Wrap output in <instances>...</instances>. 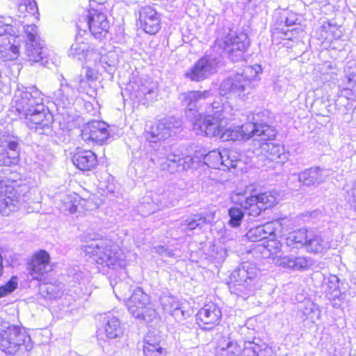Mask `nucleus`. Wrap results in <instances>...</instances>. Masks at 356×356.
I'll use <instances>...</instances> for the list:
<instances>
[{"label": "nucleus", "instance_id": "nucleus-9", "mask_svg": "<svg viewBox=\"0 0 356 356\" xmlns=\"http://www.w3.org/2000/svg\"><path fill=\"white\" fill-rule=\"evenodd\" d=\"M126 305L129 313L136 318L149 322L156 317V310L150 302L149 296L140 287L132 291Z\"/></svg>", "mask_w": 356, "mask_h": 356}, {"label": "nucleus", "instance_id": "nucleus-4", "mask_svg": "<svg viewBox=\"0 0 356 356\" xmlns=\"http://www.w3.org/2000/svg\"><path fill=\"white\" fill-rule=\"evenodd\" d=\"M11 22V18L0 17V56L6 60H14L19 55V27Z\"/></svg>", "mask_w": 356, "mask_h": 356}, {"label": "nucleus", "instance_id": "nucleus-1", "mask_svg": "<svg viewBox=\"0 0 356 356\" xmlns=\"http://www.w3.org/2000/svg\"><path fill=\"white\" fill-rule=\"evenodd\" d=\"M43 100L42 93L36 87L17 86L11 104L30 129L39 134L49 135L51 132L54 116L45 108Z\"/></svg>", "mask_w": 356, "mask_h": 356}, {"label": "nucleus", "instance_id": "nucleus-47", "mask_svg": "<svg viewBox=\"0 0 356 356\" xmlns=\"http://www.w3.org/2000/svg\"><path fill=\"white\" fill-rule=\"evenodd\" d=\"M262 149L266 151L267 156L270 160H275L280 157L282 152V148L273 143H266L263 144Z\"/></svg>", "mask_w": 356, "mask_h": 356}, {"label": "nucleus", "instance_id": "nucleus-62", "mask_svg": "<svg viewBox=\"0 0 356 356\" xmlns=\"http://www.w3.org/2000/svg\"><path fill=\"white\" fill-rule=\"evenodd\" d=\"M83 82V81L81 80L80 82H79V84L81 85Z\"/></svg>", "mask_w": 356, "mask_h": 356}, {"label": "nucleus", "instance_id": "nucleus-54", "mask_svg": "<svg viewBox=\"0 0 356 356\" xmlns=\"http://www.w3.org/2000/svg\"><path fill=\"white\" fill-rule=\"evenodd\" d=\"M86 76L88 81H95L97 79V74L92 68L88 67L86 69Z\"/></svg>", "mask_w": 356, "mask_h": 356}, {"label": "nucleus", "instance_id": "nucleus-14", "mask_svg": "<svg viewBox=\"0 0 356 356\" xmlns=\"http://www.w3.org/2000/svg\"><path fill=\"white\" fill-rule=\"evenodd\" d=\"M219 59L212 56H205L199 59L194 65L185 72V77L192 81H201L217 71Z\"/></svg>", "mask_w": 356, "mask_h": 356}, {"label": "nucleus", "instance_id": "nucleus-21", "mask_svg": "<svg viewBox=\"0 0 356 356\" xmlns=\"http://www.w3.org/2000/svg\"><path fill=\"white\" fill-rule=\"evenodd\" d=\"M212 96L213 92L211 90H191L181 93L179 99L185 109L188 112H193L195 116V113H197L203 102Z\"/></svg>", "mask_w": 356, "mask_h": 356}, {"label": "nucleus", "instance_id": "nucleus-38", "mask_svg": "<svg viewBox=\"0 0 356 356\" xmlns=\"http://www.w3.org/2000/svg\"><path fill=\"white\" fill-rule=\"evenodd\" d=\"M217 356H241L242 350L236 341L224 340L219 345Z\"/></svg>", "mask_w": 356, "mask_h": 356}, {"label": "nucleus", "instance_id": "nucleus-30", "mask_svg": "<svg viewBox=\"0 0 356 356\" xmlns=\"http://www.w3.org/2000/svg\"><path fill=\"white\" fill-rule=\"evenodd\" d=\"M77 96L76 90L66 80L63 78L60 81V88L54 92L56 101L63 107L71 105Z\"/></svg>", "mask_w": 356, "mask_h": 356}, {"label": "nucleus", "instance_id": "nucleus-5", "mask_svg": "<svg viewBox=\"0 0 356 356\" xmlns=\"http://www.w3.org/2000/svg\"><path fill=\"white\" fill-rule=\"evenodd\" d=\"M216 45L228 56L233 62L236 63L244 59V53L250 45L248 35L243 32L236 33L229 30L226 36L218 38Z\"/></svg>", "mask_w": 356, "mask_h": 356}, {"label": "nucleus", "instance_id": "nucleus-11", "mask_svg": "<svg viewBox=\"0 0 356 356\" xmlns=\"http://www.w3.org/2000/svg\"><path fill=\"white\" fill-rule=\"evenodd\" d=\"M24 30L27 41L25 47V56L30 63L42 62L46 57L44 42L38 35V29L34 24L20 26Z\"/></svg>", "mask_w": 356, "mask_h": 356}, {"label": "nucleus", "instance_id": "nucleus-18", "mask_svg": "<svg viewBox=\"0 0 356 356\" xmlns=\"http://www.w3.org/2000/svg\"><path fill=\"white\" fill-rule=\"evenodd\" d=\"M86 19L87 27L96 39L102 40L107 35L110 29V22L104 13L96 9H91L89 10Z\"/></svg>", "mask_w": 356, "mask_h": 356}, {"label": "nucleus", "instance_id": "nucleus-41", "mask_svg": "<svg viewBox=\"0 0 356 356\" xmlns=\"http://www.w3.org/2000/svg\"><path fill=\"white\" fill-rule=\"evenodd\" d=\"M204 163L210 168L220 169L223 166L222 151L212 150L205 155Z\"/></svg>", "mask_w": 356, "mask_h": 356}, {"label": "nucleus", "instance_id": "nucleus-13", "mask_svg": "<svg viewBox=\"0 0 356 356\" xmlns=\"http://www.w3.org/2000/svg\"><path fill=\"white\" fill-rule=\"evenodd\" d=\"M181 121L175 117L164 118L149 127L146 138L151 143L168 139L181 131Z\"/></svg>", "mask_w": 356, "mask_h": 356}, {"label": "nucleus", "instance_id": "nucleus-6", "mask_svg": "<svg viewBox=\"0 0 356 356\" xmlns=\"http://www.w3.org/2000/svg\"><path fill=\"white\" fill-rule=\"evenodd\" d=\"M256 269L234 268L229 276L230 292L243 299L254 294L257 282Z\"/></svg>", "mask_w": 356, "mask_h": 356}, {"label": "nucleus", "instance_id": "nucleus-60", "mask_svg": "<svg viewBox=\"0 0 356 356\" xmlns=\"http://www.w3.org/2000/svg\"><path fill=\"white\" fill-rule=\"evenodd\" d=\"M259 119H260V123H261V122H264V120H265L266 118L263 117L262 115H260Z\"/></svg>", "mask_w": 356, "mask_h": 356}, {"label": "nucleus", "instance_id": "nucleus-53", "mask_svg": "<svg viewBox=\"0 0 356 356\" xmlns=\"http://www.w3.org/2000/svg\"><path fill=\"white\" fill-rule=\"evenodd\" d=\"M156 252L162 256L163 257H173L175 256V253L173 251L165 248L163 246H158L155 248Z\"/></svg>", "mask_w": 356, "mask_h": 356}, {"label": "nucleus", "instance_id": "nucleus-32", "mask_svg": "<svg viewBox=\"0 0 356 356\" xmlns=\"http://www.w3.org/2000/svg\"><path fill=\"white\" fill-rule=\"evenodd\" d=\"M274 232L271 223L268 222L250 229L246 233V237L249 241L256 242L274 236Z\"/></svg>", "mask_w": 356, "mask_h": 356}, {"label": "nucleus", "instance_id": "nucleus-51", "mask_svg": "<svg viewBox=\"0 0 356 356\" xmlns=\"http://www.w3.org/2000/svg\"><path fill=\"white\" fill-rule=\"evenodd\" d=\"M346 200L351 209L356 211V181H354L352 187L347 191Z\"/></svg>", "mask_w": 356, "mask_h": 356}, {"label": "nucleus", "instance_id": "nucleus-31", "mask_svg": "<svg viewBox=\"0 0 356 356\" xmlns=\"http://www.w3.org/2000/svg\"><path fill=\"white\" fill-rule=\"evenodd\" d=\"M160 303L163 310L172 316L178 317L179 314L184 316L179 300L170 295L168 291L163 292L159 297Z\"/></svg>", "mask_w": 356, "mask_h": 356}, {"label": "nucleus", "instance_id": "nucleus-55", "mask_svg": "<svg viewBox=\"0 0 356 356\" xmlns=\"http://www.w3.org/2000/svg\"><path fill=\"white\" fill-rule=\"evenodd\" d=\"M296 17L294 15H291L289 17H285L284 23L286 26L289 27L294 25L296 24Z\"/></svg>", "mask_w": 356, "mask_h": 356}, {"label": "nucleus", "instance_id": "nucleus-2", "mask_svg": "<svg viewBox=\"0 0 356 356\" xmlns=\"http://www.w3.org/2000/svg\"><path fill=\"white\" fill-rule=\"evenodd\" d=\"M228 111H232L230 104L213 101L207 109L206 115L197 114L194 116L193 130L197 135L220 138L225 125V120L234 118L232 115H227Z\"/></svg>", "mask_w": 356, "mask_h": 356}, {"label": "nucleus", "instance_id": "nucleus-52", "mask_svg": "<svg viewBox=\"0 0 356 356\" xmlns=\"http://www.w3.org/2000/svg\"><path fill=\"white\" fill-rule=\"evenodd\" d=\"M222 243H234V245H238L239 238L236 233H232L231 231H226L225 234L221 238Z\"/></svg>", "mask_w": 356, "mask_h": 356}, {"label": "nucleus", "instance_id": "nucleus-22", "mask_svg": "<svg viewBox=\"0 0 356 356\" xmlns=\"http://www.w3.org/2000/svg\"><path fill=\"white\" fill-rule=\"evenodd\" d=\"M19 144L10 137H0V165L10 166L19 161Z\"/></svg>", "mask_w": 356, "mask_h": 356}, {"label": "nucleus", "instance_id": "nucleus-45", "mask_svg": "<svg viewBox=\"0 0 356 356\" xmlns=\"http://www.w3.org/2000/svg\"><path fill=\"white\" fill-rule=\"evenodd\" d=\"M49 254L44 250H40L33 255L31 261V267H38V266H43L45 267L49 264Z\"/></svg>", "mask_w": 356, "mask_h": 356}, {"label": "nucleus", "instance_id": "nucleus-19", "mask_svg": "<svg viewBox=\"0 0 356 356\" xmlns=\"http://www.w3.org/2000/svg\"><path fill=\"white\" fill-rule=\"evenodd\" d=\"M85 142L104 143L110 136L108 125L102 121H92L85 125L81 134Z\"/></svg>", "mask_w": 356, "mask_h": 356}, {"label": "nucleus", "instance_id": "nucleus-46", "mask_svg": "<svg viewBox=\"0 0 356 356\" xmlns=\"http://www.w3.org/2000/svg\"><path fill=\"white\" fill-rule=\"evenodd\" d=\"M18 10L24 14V17L27 16L26 13L29 14L31 17L38 13V6L35 0H22V2L18 6Z\"/></svg>", "mask_w": 356, "mask_h": 356}, {"label": "nucleus", "instance_id": "nucleus-12", "mask_svg": "<svg viewBox=\"0 0 356 356\" xmlns=\"http://www.w3.org/2000/svg\"><path fill=\"white\" fill-rule=\"evenodd\" d=\"M238 201L248 216L257 217L262 211L273 207L277 203V197L274 193L268 191L245 197L242 195L241 199H238Z\"/></svg>", "mask_w": 356, "mask_h": 356}, {"label": "nucleus", "instance_id": "nucleus-37", "mask_svg": "<svg viewBox=\"0 0 356 356\" xmlns=\"http://www.w3.org/2000/svg\"><path fill=\"white\" fill-rule=\"evenodd\" d=\"M210 222V220H208L204 213H196L191 215L184 220L181 223V227L184 230H193L196 228L201 229L204 225L209 224Z\"/></svg>", "mask_w": 356, "mask_h": 356}, {"label": "nucleus", "instance_id": "nucleus-20", "mask_svg": "<svg viewBox=\"0 0 356 356\" xmlns=\"http://www.w3.org/2000/svg\"><path fill=\"white\" fill-rule=\"evenodd\" d=\"M222 313L216 304L209 302L204 305L196 314V321L203 330H211L220 321Z\"/></svg>", "mask_w": 356, "mask_h": 356}, {"label": "nucleus", "instance_id": "nucleus-42", "mask_svg": "<svg viewBox=\"0 0 356 356\" xmlns=\"http://www.w3.org/2000/svg\"><path fill=\"white\" fill-rule=\"evenodd\" d=\"M223 166L227 168H236L240 160V154L236 151L224 149L222 150Z\"/></svg>", "mask_w": 356, "mask_h": 356}, {"label": "nucleus", "instance_id": "nucleus-34", "mask_svg": "<svg viewBox=\"0 0 356 356\" xmlns=\"http://www.w3.org/2000/svg\"><path fill=\"white\" fill-rule=\"evenodd\" d=\"M188 157L184 158L179 155L171 154L168 156L166 160L162 163L163 170H168L169 172L173 174L179 170H185V164ZM188 160L191 159L188 158Z\"/></svg>", "mask_w": 356, "mask_h": 356}, {"label": "nucleus", "instance_id": "nucleus-17", "mask_svg": "<svg viewBox=\"0 0 356 356\" xmlns=\"http://www.w3.org/2000/svg\"><path fill=\"white\" fill-rule=\"evenodd\" d=\"M108 278L113 293L118 299L127 302L131 297V290L129 282L124 280L127 277L126 268H108Z\"/></svg>", "mask_w": 356, "mask_h": 356}, {"label": "nucleus", "instance_id": "nucleus-43", "mask_svg": "<svg viewBox=\"0 0 356 356\" xmlns=\"http://www.w3.org/2000/svg\"><path fill=\"white\" fill-rule=\"evenodd\" d=\"M27 270L29 279L38 280L44 284L49 281V274L52 271V268L49 271L46 270V268H27Z\"/></svg>", "mask_w": 356, "mask_h": 356}, {"label": "nucleus", "instance_id": "nucleus-35", "mask_svg": "<svg viewBox=\"0 0 356 356\" xmlns=\"http://www.w3.org/2000/svg\"><path fill=\"white\" fill-rule=\"evenodd\" d=\"M280 267H309L312 265V260L303 256L289 255L280 259Z\"/></svg>", "mask_w": 356, "mask_h": 356}, {"label": "nucleus", "instance_id": "nucleus-58", "mask_svg": "<svg viewBox=\"0 0 356 356\" xmlns=\"http://www.w3.org/2000/svg\"><path fill=\"white\" fill-rule=\"evenodd\" d=\"M246 331V332L248 333H250V332H252L253 330H250L249 328L248 327H245L244 329L242 330V332L244 333Z\"/></svg>", "mask_w": 356, "mask_h": 356}, {"label": "nucleus", "instance_id": "nucleus-28", "mask_svg": "<svg viewBox=\"0 0 356 356\" xmlns=\"http://www.w3.org/2000/svg\"><path fill=\"white\" fill-rule=\"evenodd\" d=\"M99 332V335L102 333L107 339H119L124 334L123 328L119 319L111 314L104 317L103 326Z\"/></svg>", "mask_w": 356, "mask_h": 356}, {"label": "nucleus", "instance_id": "nucleus-48", "mask_svg": "<svg viewBox=\"0 0 356 356\" xmlns=\"http://www.w3.org/2000/svg\"><path fill=\"white\" fill-rule=\"evenodd\" d=\"M229 225L233 227H237L241 225L244 217L243 212L238 208L232 207L229 209Z\"/></svg>", "mask_w": 356, "mask_h": 356}, {"label": "nucleus", "instance_id": "nucleus-61", "mask_svg": "<svg viewBox=\"0 0 356 356\" xmlns=\"http://www.w3.org/2000/svg\"><path fill=\"white\" fill-rule=\"evenodd\" d=\"M3 268H0V277L2 275Z\"/></svg>", "mask_w": 356, "mask_h": 356}, {"label": "nucleus", "instance_id": "nucleus-29", "mask_svg": "<svg viewBox=\"0 0 356 356\" xmlns=\"http://www.w3.org/2000/svg\"><path fill=\"white\" fill-rule=\"evenodd\" d=\"M72 161L73 164L80 170L88 171L97 165L96 154L90 150L76 149Z\"/></svg>", "mask_w": 356, "mask_h": 356}, {"label": "nucleus", "instance_id": "nucleus-7", "mask_svg": "<svg viewBox=\"0 0 356 356\" xmlns=\"http://www.w3.org/2000/svg\"><path fill=\"white\" fill-rule=\"evenodd\" d=\"M29 337L19 327L10 326L6 330L0 328V348L6 354L25 356L28 352L26 339Z\"/></svg>", "mask_w": 356, "mask_h": 356}, {"label": "nucleus", "instance_id": "nucleus-27", "mask_svg": "<svg viewBox=\"0 0 356 356\" xmlns=\"http://www.w3.org/2000/svg\"><path fill=\"white\" fill-rule=\"evenodd\" d=\"M241 356H274L273 349L263 343L259 338L245 337Z\"/></svg>", "mask_w": 356, "mask_h": 356}, {"label": "nucleus", "instance_id": "nucleus-59", "mask_svg": "<svg viewBox=\"0 0 356 356\" xmlns=\"http://www.w3.org/2000/svg\"><path fill=\"white\" fill-rule=\"evenodd\" d=\"M70 211L71 213H74L76 211V207L74 205H72V207L70 209Z\"/></svg>", "mask_w": 356, "mask_h": 356}, {"label": "nucleus", "instance_id": "nucleus-49", "mask_svg": "<svg viewBox=\"0 0 356 356\" xmlns=\"http://www.w3.org/2000/svg\"><path fill=\"white\" fill-rule=\"evenodd\" d=\"M17 277L13 276L6 284L0 286V298L13 293L17 288Z\"/></svg>", "mask_w": 356, "mask_h": 356}, {"label": "nucleus", "instance_id": "nucleus-8", "mask_svg": "<svg viewBox=\"0 0 356 356\" xmlns=\"http://www.w3.org/2000/svg\"><path fill=\"white\" fill-rule=\"evenodd\" d=\"M269 113L265 110L253 115L252 122L238 126L242 134V139H249L258 136L262 140H270L276 136V131L268 125Z\"/></svg>", "mask_w": 356, "mask_h": 356}, {"label": "nucleus", "instance_id": "nucleus-36", "mask_svg": "<svg viewBox=\"0 0 356 356\" xmlns=\"http://www.w3.org/2000/svg\"><path fill=\"white\" fill-rule=\"evenodd\" d=\"M312 230L300 229L290 233L286 238V245L296 248L305 247L309 236V232H312Z\"/></svg>", "mask_w": 356, "mask_h": 356}, {"label": "nucleus", "instance_id": "nucleus-57", "mask_svg": "<svg viewBox=\"0 0 356 356\" xmlns=\"http://www.w3.org/2000/svg\"><path fill=\"white\" fill-rule=\"evenodd\" d=\"M225 245V251H232L235 250L238 245H234V243L229 242L227 243H224Z\"/></svg>", "mask_w": 356, "mask_h": 356}, {"label": "nucleus", "instance_id": "nucleus-25", "mask_svg": "<svg viewBox=\"0 0 356 356\" xmlns=\"http://www.w3.org/2000/svg\"><path fill=\"white\" fill-rule=\"evenodd\" d=\"M139 20L141 28L150 35L156 34L161 29L160 17L156 10L151 6L141 8Z\"/></svg>", "mask_w": 356, "mask_h": 356}, {"label": "nucleus", "instance_id": "nucleus-10", "mask_svg": "<svg viewBox=\"0 0 356 356\" xmlns=\"http://www.w3.org/2000/svg\"><path fill=\"white\" fill-rule=\"evenodd\" d=\"M112 241L108 239H96L81 246L82 251L95 264L102 267L114 266L115 257H113Z\"/></svg>", "mask_w": 356, "mask_h": 356}, {"label": "nucleus", "instance_id": "nucleus-3", "mask_svg": "<svg viewBox=\"0 0 356 356\" xmlns=\"http://www.w3.org/2000/svg\"><path fill=\"white\" fill-rule=\"evenodd\" d=\"M261 73L262 68L260 65L246 66L242 73H237L221 82L220 94L231 95L245 99L254 89L252 81L258 79L259 75Z\"/></svg>", "mask_w": 356, "mask_h": 356}, {"label": "nucleus", "instance_id": "nucleus-24", "mask_svg": "<svg viewBox=\"0 0 356 356\" xmlns=\"http://www.w3.org/2000/svg\"><path fill=\"white\" fill-rule=\"evenodd\" d=\"M77 29L79 32L76 35L74 42L68 51V56L73 59L82 61L95 54V50L81 35L82 29L79 24H77ZM83 32H86V30L83 29Z\"/></svg>", "mask_w": 356, "mask_h": 356}, {"label": "nucleus", "instance_id": "nucleus-26", "mask_svg": "<svg viewBox=\"0 0 356 356\" xmlns=\"http://www.w3.org/2000/svg\"><path fill=\"white\" fill-rule=\"evenodd\" d=\"M329 176L330 170L314 166L300 172L298 180L305 186H316L325 182Z\"/></svg>", "mask_w": 356, "mask_h": 356}, {"label": "nucleus", "instance_id": "nucleus-33", "mask_svg": "<svg viewBox=\"0 0 356 356\" xmlns=\"http://www.w3.org/2000/svg\"><path fill=\"white\" fill-rule=\"evenodd\" d=\"M305 248L308 252L321 253L328 249L329 245L319 234L312 230V232H309V236Z\"/></svg>", "mask_w": 356, "mask_h": 356}, {"label": "nucleus", "instance_id": "nucleus-56", "mask_svg": "<svg viewBox=\"0 0 356 356\" xmlns=\"http://www.w3.org/2000/svg\"><path fill=\"white\" fill-rule=\"evenodd\" d=\"M237 113H238V111L236 110H234V108L232 107V111H227V115H232L234 118L232 119H230V120H236V117L237 115ZM227 121H229V120H225V124H226L227 123Z\"/></svg>", "mask_w": 356, "mask_h": 356}, {"label": "nucleus", "instance_id": "nucleus-40", "mask_svg": "<svg viewBox=\"0 0 356 356\" xmlns=\"http://www.w3.org/2000/svg\"><path fill=\"white\" fill-rule=\"evenodd\" d=\"M42 289L45 298L48 299H56L60 298L64 291V285L62 283L54 284L47 282Z\"/></svg>", "mask_w": 356, "mask_h": 356}, {"label": "nucleus", "instance_id": "nucleus-39", "mask_svg": "<svg viewBox=\"0 0 356 356\" xmlns=\"http://www.w3.org/2000/svg\"><path fill=\"white\" fill-rule=\"evenodd\" d=\"M339 279L337 275H331L327 282V289H325V296L329 300H336L339 298L341 295L339 286Z\"/></svg>", "mask_w": 356, "mask_h": 356}, {"label": "nucleus", "instance_id": "nucleus-16", "mask_svg": "<svg viewBox=\"0 0 356 356\" xmlns=\"http://www.w3.org/2000/svg\"><path fill=\"white\" fill-rule=\"evenodd\" d=\"M9 181L0 175V213L8 216L18 208L19 197Z\"/></svg>", "mask_w": 356, "mask_h": 356}, {"label": "nucleus", "instance_id": "nucleus-50", "mask_svg": "<svg viewBox=\"0 0 356 356\" xmlns=\"http://www.w3.org/2000/svg\"><path fill=\"white\" fill-rule=\"evenodd\" d=\"M305 307L302 309V313L307 318L314 321L315 318H318L320 316V312L317 306L312 302L307 301Z\"/></svg>", "mask_w": 356, "mask_h": 356}, {"label": "nucleus", "instance_id": "nucleus-44", "mask_svg": "<svg viewBox=\"0 0 356 356\" xmlns=\"http://www.w3.org/2000/svg\"><path fill=\"white\" fill-rule=\"evenodd\" d=\"M220 138L223 141L228 140H241L242 139V134L240 132L239 127H229L225 128L224 127V129L220 136Z\"/></svg>", "mask_w": 356, "mask_h": 356}, {"label": "nucleus", "instance_id": "nucleus-23", "mask_svg": "<svg viewBox=\"0 0 356 356\" xmlns=\"http://www.w3.org/2000/svg\"><path fill=\"white\" fill-rule=\"evenodd\" d=\"M163 336L157 330L149 331L143 340V353L145 356H165L167 350Z\"/></svg>", "mask_w": 356, "mask_h": 356}, {"label": "nucleus", "instance_id": "nucleus-15", "mask_svg": "<svg viewBox=\"0 0 356 356\" xmlns=\"http://www.w3.org/2000/svg\"><path fill=\"white\" fill-rule=\"evenodd\" d=\"M131 95L143 104H149L156 99L158 92L157 83L149 78H140L130 85Z\"/></svg>", "mask_w": 356, "mask_h": 356}]
</instances>
